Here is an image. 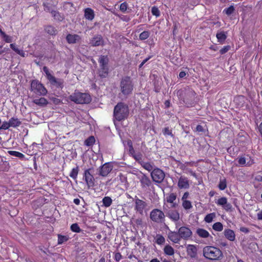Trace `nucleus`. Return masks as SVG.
<instances>
[{
  "label": "nucleus",
  "mask_w": 262,
  "mask_h": 262,
  "mask_svg": "<svg viewBox=\"0 0 262 262\" xmlns=\"http://www.w3.org/2000/svg\"><path fill=\"white\" fill-rule=\"evenodd\" d=\"M10 125L9 124V122L5 121L3 123L2 126L0 127V130L1 129H7L9 127H10Z\"/></svg>",
  "instance_id": "obj_52"
},
{
  "label": "nucleus",
  "mask_w": 262,
  "mask_h": 262,
  "mask_svg": "<svg viewBox=\"0 0 262 262\" xmlns=\"http://www.w3.org/2000/svg\"><path fill=\"white\" fill-rule=\"evenodd\" d=\"M258 129H259V131L262 136V122H261V123L259 124V127H258Z\"/></svg>",
  "instance_id": "obj_64"
},
{
  "label": "nucleus",
  "mask_w": 262,
  "mask_h": 262,
  "mask_svg": "<svg viewBox=\"0 0 262 262\" xmlns=\"http://www.w3.org/2000/svg\"><path fill=\"white\" fill-rule=\"evenodd\" d=\"M152 180L157 183H161L165 178V173L160 168H155L150 173Z\"/></svg>",
  "instance_id": "obj_10"
},
{
  "label": "nucleus",
  "mask_w": 262,
  "mask_h": 262,
  "mask_svg": "<svg viewBox=\"0 0 262 262\" xmlns=\"http://www.w3.org/2000/svg\"><path fill=\"white\" fill-rule=\"evenodd\" d=\"M188 254L191 257H195L196 254V247L192 245H189L188 246L187 249Z\"/></svg>",
  "instance_id": "obj_26"
},
{
  "label": "nucleus",
  "mask_w": 262,
  "mask_h": 262,
  "mask_svg": "<svg viewBox=\"0 0 262 262\" xmlns=\"http://www.w3.org/2000/svg\"><path fill=\"white\" fill-rule=\"evenodd\" d=\"M46 32L50 35H55L57 34V31L52 26H48L45 28Z\"/></svg>",
  "instance_id": "obj_32"
},
{
  "label": "nucleus",
  "mask_w": 262,
  "mask_h": 262,
  "mask_svg": "<svg viewBox=\"0 0 262 262\" xmlns=\"http://www.w3.org/2000/svg\"><path fill=\"white\" fill-rule=\"evenodd\" d=\"M257 216L258 220H262V210L257 213Z\"/></svg>",
  "instance_id": "obj_61"
},
{
  "label": "nucleus",
  "mask_w": 262,
  "mask_h": 262,
  "mask_svg": "<svg viewBox=\"0 0 262 262\" xmlns=\"http://www.w3.org/2000/svg\"><path fill=\"white\" fill-rule=\"evenodd\" d=\"M19 152H18V151H13V150H9V151H8V153L10 155L14 156V157H17Z\"/></svg>",
  "instance_id": "obj_56"
},
{
  "label": "nucleus",
  "mask_w": 262,
  "mask_h": 262,
  "mask_svg": "<svg viewBox=\"0 0 262 262\" xmlns=\"http://www.w3.org/2000/svg\"><path fill=\"white\" fill-rule=\"evenodd\" d=\"M90 169H86L84 171V179L89 187H92L94 185V178L90 172Z\"/></svg>",
  "instance_id": "obj_14"
},
{
  "label": "nucleus",
  "mask_w": 262,
  "mask_h": 262,
  "mask_svg": "<svg viewBox=\"0 0 262 262\" xmlns=\"http://www.w3.org/2000/svg\"><path fill=\"white\" fill-rule=\"evenodd\" d=\"M230 48L229 46H226L224 47L222 49H221L220 51V52L221 54H224L227 52Z\"/></svg>",
  "instance_id": "obj_55"
},
{
  "label": "nucleus",
  "mask_w": 262,
  "mask_h": 262,
  "mask_svg": "<svg viewBox=\"0 0 262 262\" xmlns=\"http://www.w3.org/2000/svg\"><path fill=\"white\" fill-rule=\"evenodd\" d=\"M239 230L241 232H243L245 233H248L249 232V229L245 227H241Z\"/></svg>",
  "instance_id": "obj_58"
},
{
  "label": "nucleus",
  "mask_w": 262,
  "mask_h": 262,
  "mask_svg": "<svg viewBox=\"0 0 262 262\" xmlns=\"http://www.w3.org/2000/svg\"><path fill=\"white\" fill-rule=\"evenodd\" d=\"M10 47L14 51L21 57H24L26 56V54L25 52L23 50L18 49L15 43H11Z\"/></svg>",
  "instance_id": "obj_24"
},
{
  "label": "nucleus",
  "mask_w": 262,
  "mask_h": 262,
  "mask_svg": "<svg viewBox=\"0 0 262 262\" xmlns=\"http://www.w3.org/2000/svg\"><path fill=\"white\" fill-rule=\"evenodd\" d=\"M196 234L201 238H207L208 237L212 238V236L210 234L209 232L206 230L198 228L196 229Z\"/></svg>",
  "instance_id": "obj_18"
},
{
  "label": "nucleus",
  "mask_w": 262,
  "mask_h": 262,
  "mask_svg": "<svg viewBox=\"0 0 262 262\" xmlns=\"http://www.w3.org/2000/svg\"><path fill=\"white\" fill-rule=\"evenodd\" d=\"M121 19L125 21H128L129 20L130 18L127 16H123L122 17H121Z\"/></svg>",
  "instance_id": "obj_62"
},
{
  "label": "nucleus",
  "mask_w": 262,
  "mask_h": 262,
  "mask_svg": "<svg viewBox=\"0 0 262 262\" xmlns=\"http://www.w3.org/2000/svg\"><path fill=\"white\" fill-rule=\"evenodd\" d=\"M33 102L34 103L39 106H45L48 104L47 100L43 97H41L38 99H35L33 100Z\"/></svg>",
  "instance_id": "obj_29"
},
{
  "label": "nucleus",
  "mask_w": 262,
  "mask_h": 262,
  "mask_svg": "<svg viewBox=\"0 0 262 262\" xmlns=\"http://www.w3.org/2000/svg\"><path fill=\"white\" fill-rule=\"evenodd\" d=\"M78 173V167H76L75 168H73L72 169V170L70 173V176L73 179H76L77 177Z\"/></svg>",
  "instance_id": "obj_43"
},
{
  "label": "nucleus",
  "mask_w": 262,
  "mask_h": 262,
  "mask_svg": "<svg viewBox=\"0 0 262 262\" xmlns=\"http://www.w3.org/2000/svg\"><path fill=\"white\" fill-rule=\"evenodd\" d=\"M163 134L165 136H172L171 131L169 129L168 127H165L163 131Z\"/></svg>",
  "instance_id": "obj_54"
},
{
  "label": "nucleus",
  "mask_w": 262,
  "mask_h": 262,
  "mask_svg": "<svg viewBox=\"0 0 262 262\" xmlns=\"http://www.w3.org/2000/svg\"><path fill=\"white\" fill-rule=\"evenodd\" d=\"M216 37L218 41L222 43L226 40L227 38V33L224 31L218 32L216 33Z\"/></svg>",
  "instance_id": "obj_28"
},
{
  "label": "nucleus",
  "mask_w": 262,
  "mask_h": 262,
  "mask_svg": "<svg viewBox=\"0 0 262 262\" xmlns=\"http://www.w3.org/2000/svg\"><path fill=\"white\" fill-rule=\"evenodd\" d=\"M215 217V213L213 212V213H209L205 216V217L204 218V221L206 223H210L213 221V219Z\"/></svg>",
  "instance_id": "obj_34"
},
{
  "label": "nucleus",
  "mask_w": 262,
  "mask_h": 262,
  "mask_svg": "<svg viewBox=\"0 0 262 262\" xmlns=\"http://www.w3.org/2000/svg\"><path fill=\"white\" fill-rule=\"evenodd\" d=\"M164 253L165 254L168 256H172L174 253V249L170 245H166L163 249Z\"/></svg>",
  "instance_id": "obj_27"
},
{
  "label": "nucleus",
  "mask_w": 262,
  "mask_h": 262,
  "mask_svg": "<svg viewBox=\"0 0 262 262\" xmlns=\"http://www.w3.org/2000/svg\"><path fill=\"white\" fill-rule=\"evenodd\" d=\"M141 165L145 169L148 171L151 172L155 169L154 168V165L149 162H142Z\"/></svg>",
  "instance_id": "obj_33"
},
{
  "label": "nucleus",
  "mask_w": 262,
  "mask_h": 262,
  "mask_svg": "<svg viewBox=\"0 0 262 262\" xmlns=\"http://www.w3.org/2000/svg\"><path fill=\"white\" fill-rule=\"evenodd\" d=\"M134 201V209L136 212L140 215H143L144 213L146 212L147 203L137 197H136Z\"/></svg>",
  "instance_id": "obj_8"
},
{
  "label": "nucleus",
  "mask_w": 262,
  "mask_h": 262,
  "mask_svg": "<svg viewBox=\"0 0 262 262\" xmlns=\"http://www.w3.org/2000/svg\"><path fill=\"white\" fill-rule=\"evenodd\" d=\"M117 179H119L123 184H125L127 182L126 177L122 173L119 174Z\"/></svg>",
  "instance_id": "obj_49"
},
{
  "label": "nucleus",
  "mask_w": 262,
  "mask_h": 262,
  "mask_svg": "<svg viewBox=\"0 0 262 262\" xmlns=\"http://www.w3.org/2000/svg\"><path fill=\"white\" fill-rule=\"evenodd\" d=\"M90 43L93 47L103 46L104 40L101 35H96L90 40Z\"/></svg>",
  "instance_id": "obj_13"
},
{
  "label": "nucleus",
  "mask_w": 262,
  "mask_h": 262,
  "mask_svg": "<svg viewBox=\"0 0 262 262\" xmlns=\"http://www.w3.org/2000/svg\"><path fill=\"white\" fill-rule=\"evenodd\" d=\"M3 40L7 43H10L13 41V38L4 32L1 35Z\"/></svg>",
  "instance_id": "obj_42"
},
{
  "label": "nucleus",
  "mask_w": 262,
  "mask_h": 262,
  "mask_svg": "<svg viewBox=\"0 0 262 262\" xmlns=\"http://www.w3.org/2000/svg\"><path fill=\"white\" fill-rule=\"evenodd\" d=\"M178 186L180 189H188L190 187L189 180L184 176H181L179 179Z\"/></svg>",
  "instance_id": "obj_16"
},
{
  "label": "nucleus",
  "mask_w": 262,
  "mask_h": 262,
  "mask_svg": "<svg viewBox=\"0 0 262 262\" xmlns=\"http://www.w3.org/2000/svg\"><path fill=\"white\" fill-rule=\"evenodd\" d=\"M67 42L70 44L78 42L81 40V37L77 34H69L66 37Z\"/></svg>",
  "instance_id": "obj_17"
},
{
  "label": "nucleus",
  "mask_w": 262,
  "mask_h": 262,
  "mask_svg": "<svg viewBox=\"0 0 262 262\" xmlns=\"http://www.w3.org/2000/svg\"><path fill=\"white\" fill-rule=\"evenodd\" d=\"M223 209L227 212H231L232 211V206L231 204L226 203V204L223 207Z\"/></svg>",
  "instance_id": "obj_50"
},
{
  "label": "nucleus",
  "mask_w": 262,
  "mask_h": 262,
  "mask_svg": "<svg viewBox=\"0 0 262 262\" xmlns=\"http://www.w3.org/2000/svg\"><path fill=\"white\" fill-rule=\"evenodd\" d=\"M102 203L104 206L105 207H108L112 203V200L109 196H105L102 199Z\"/></svg>",
  "instance_id": "obj_35"
},
{
  "label": "nucleus",
  "mask_w": 262,
  "mask_h": 262,
  "mask_svg": "<svg viewBox=\"0 0 262 262\" xmlns=\"http://www.w3.org/2000/svg\"><path fill=\"white\" fill-rule=\"evenodd\" d=\"M111 170V168L108 165L104 164L100 170V174L102 176H107Z\"/></svg>",
  "instance_id": "obj_22"
},
{
  "label": "nucleus",
  "mask_w": 262,
  "mask_h": 262,
  "mask_svg": "<svg viewBox=\"0 0 262 262\" xmlns=\"http://www.w3.org/2000/svg\"><path fill=\"white\" fill-rule=\"evenodd\" d=\"M227 202V199L226 197H222L219 199L215 203L218 206H221L223 207Z\"/></svg>",
  "instance_id": "obj_38"
},
{
  "label": "nucleus",
  "mask_w": 262,
  "mask_h": 262,
  "mask_svg": "<svg viewBox=\"0 0 262 262\" xmlns=\"http://www.w3.org/2000/svg\"><path fill=\"white\" fill-rule=\"evenodd\" d=\"M149 32L148 31H144L142 32L139 35V39L141 40L147 39L149 36Z\"/></svg>",
  "instance_id": "obj_44"
},
{
  "label": "nucleus",
  "mask_w": 262,
  "mask_h": 262,
  "mask_svg": "<svg viewBox=\"0 0 262 262\" xmlns=\"http://www.w3.org/2000/svg\"><path fill=\"white\" fill-rule=\"evenodd\" d=\"M238 163L242 166H250L254 163V160L248 155L242 156L238 158Z\"/></svg>",
  "instance_id": "obj_12"
},
{
  "label": "nucleus",
  "mask_w": 262,
  "mask_h": 262,
  "mask_svg": "<svg viewBox=\"0 0 262 262\" xmlns=\"http://www.w3.org/2000/svg\"><path fill=\"white\" fill-rule=\"evenodd\" d=\"M52 16L54 17L55 19L61 21L63 19V17L60 14V13L55 10L51 11V12Z\"/></svg>",
  "instance_id": "obj_40"
},
{
  "label": "nucleus",
  "mask_w": 262,
  "mask_h": 262,
  "mask_svg": "<svg viewBox=\"0 0 262 262\" xmlns=\"http://www.w3.org/2000/svg\"><path fill=\"white\" fill-rule=\"evenodd\" d=\"M155 243L159 245H163L165 242V238L161 234H157L155 237Z\"/></svg>",
  "instance_id": "obj_30"
},
{
  "label": "nucleus",
  "mask_w": 262,
  "mask_h": 262,
  "mask_svg": "<svg viewBox=\"0 0 262 262\" xmlns=\"http://www.w3.org/2000/svg\"><path fill=\"white\" fill-rule=\"evenodd\" d=\"M234 10V8L232 6H230L227 9H225L224 11L225 12L226 14L228 15L231 14Z\"/></svg>",
  "instance_id": "obj_51"
},
{
  "label": "nucleus",
  "mask_w": 262,
  "mask_h": 262,
  "mask_svg": "<svg viewBox=\"0 0 262 262\" xmlns=\"http://www.w3.org/2000/svg\"><path fill=\"white\" fill-rule=\"evenodd\" d=\"M212 228L216 231H222L223 230V225L220 222H216L213 225Z\"/></svg>",
  "instance_id": "obj_36"
},
{
  "label": "nucleus",
  "mask_w": 262,
  "mask_h": 262,
  "mask_svg": "<svg viewBox=\"0 0 262 262\" xmlns=\"http://www.w3.org/2000/svg\"><path fill=\"white\" fill-rule=\"evenodd\" d=\"M128 114L129 110L128 106L123 103H118L114 107V117L118 121L126 119Z\"/></svg>",
  "instance_id": "obj_1"
},
{
  "label": "nucleus",
  "mask_w": 262,
  "mask_h": 262,
  "mask_svg": "<svg viewBox=\"0 0 262 262\" xmlns=\"http://www.w3.org/2000/svg\"><path fill=\"white\" fill-rule=\"evenodd\" d=\"M100 67H107L108 58L107 56L101 55L99 59Z\"/></svg>",
  "instance_id": "obj_23"
},
{
  "label": "nucleus",
  "mask_w": 262,
  "mask_h": 262,
  "mask_svg": "<svg viewBox=\"0 0 262 262\" xmlns=\"http://www.w3.org/2000/svg\"><path fill=\"white\" fill-rule=\"evenodd\" d=\"M178 232L181 239H187L192 235V231L188 227L186 226L179 228Z\"/></svg>",
  "instance_id": "obj_11"
},
{
  "label": "nucleus",
  "mask_w": 262,
  "mask_h": 262,
  "mask_svg": "<svg viewBox=\"0 0 262 262\" xmlns=\"http://www.w3.org/2000/svg\"><path fill=\"white\" fill-rule=\"evenodd\" d=\"M138 178L141 183V186L143 189H148L152 192L155 191V187L148 177L143 173H141Z\"/></svg>",
  "instance_id": "obj_7"
},
{
  "label": "nucleus",
  "mask_w": 262,
  "mask_h": 262,
  "mask_svg": "<svg viewBox=\"0 0 262 262\" xmlns=\"http://www.w3.org/2000/svg\"><path fill=\"white\" fill-rule=\"evenodd\" d=\"M167 237L174 244H179L181 239L178 231H169L167 234Z\"/></svg>",
  "instance_id": "obj_15"
},
{
  "label": "nucleus",
  "mask_w": 262,
  "mask_h": 262,
  "mask_svg": "<svg viewBox=\"0 0 262 262\" xmlns=\"http://www.w3.org/2000/svg\"><path fill=\"white\" fill-rule=\"evenodd\" d=\"M218 187L221 190H225L227 187L226 180L225 179H220Z\"/></svg>",
  "instance_id": "obj_37"
},
{
  "label": "nucleus",
  "mask_w": 262,
  "mask_h": 262,
  "mask_svg": "<svg viewBox=\"0 0 262 262\" xmlns=\"http://www.w3.org/2000/svg\"><path fill=\"white\" fill-rule=\"evenodd\" d=\"M9 122L10 126L14 128L19 126L21 123V121L18 118L15 117L10 118Z\"/></svg>",
  "instance_id": "obj_25"
},
{
  "label": "nucleus",
  "mask_w": 262,
  "mask_h": 262,
  "mask_svg": "<svg viewBox=\"0 0 262 262\" xmlns=\"http://www.w3.org/2000/svg\"><path fill=\"white\" fill-rule=\"evenodd\" d=\"M71 230L74 232L79 233L81 231V229L80 228L78 225L76 223L73 224L71 226Z\"/></svg>",
  "instance_id": "obj_45"
},
{
  "label": "nucleus",
  "mask_w": 262,
  "mask_h": 262,
  "mask_svg": "<svg viewBox=\"0 0 262 262\" xmlns=\"http://www.w3.org/2000/svg\"><path fill=\"white\" fill-rule=\"evenodd\" d=\"M31 91L39 96H45L48 91L44 85L37 80H33L31 83Z\"/></svg>",
  "instance_id": "obj_5"
},
{
  "label": "nucleus",
  "mask_w": 262,
  "mask_h": 262,
  "mask_svg": "<svg viewBox=\"0 0 262 262\" xmlns=\"http://www.w3.org/2000/svg\"><path fill=\"white\" fill-rule=\"evenodd\" d=\"M68 238L67 236L61 235H58V244H62L64 242H66L68 241Z\"/></svg>",
  "instance_id": "obj_46"
},
{
  "label": "nucleus",
  "mask_w": 262,
  "mask_h": 262,
  "mask_svg": "<svg viewBox=\"0 0 262 262\" xmlns=\"http://www.w3.org/2000/svg\"><path fill=\"white\" fill-rule=\"evenodd\" d=\"M151 13H152V15H154L157 17H158L160 15V12L159 9L155 6L152 7Z\"/></svg>",
  "instance_id": "obj_48"
},
{
  "label": "nucleus",
  "mask_w": 262,
  "mask_h": 262,
  "mask_svg": "<svg viewBox=\"0 0 262 262\" xmlns=\"http://www.w3.org/2000/svg\"><path fill=\"white\" fill-rule=\"evenodd\" d=\"M108 67H100L99 70V75L102 78H105L108 75Z\"/></svg>",
  "instance_id": "obj_31"
},
{
  "label": "nucleus",
  "mask_w": 262,
  "mask_h": 262,
  "mask_svg": "<svg viewBox=\"0 0 262 262\" xmlns=\"http://www.w3.org/2000/svg\"><path fill=\"white\" fill-rule=\"evenodd\" d=\"M122 256L120 253H116L115 255V259L116 261H119L121 259Z\"/></svg>",
  "instance_id": "obj_57"
},
{
  "label": "nucleus",
  "mask_w": 262,
  "mask_h": 262,
  "mask_svg": "<svg viewBox=\"0 0 262 262\" xmlns=\"http://www.w3.org/2000/svg\"><path fill=\"white\" fill-rule=\"evenodd\" d=\"M176 199V195L173 193H170L169 196L167 198V201L168 203H172Z\"/></svg>",
  "instance_id": "obj_47"
},
{
  "label": "nucleus",
  "mask_w": 262,
  "mask_h": 262,
  "mask_svg": "<svg viewBox=\"0 0 262 262\" xmlns=\"http://www.w3.org/2000/svg\"><path fill=\"white\" fill-rule=\"evenodd\" d=\"M167 216L171 220L174 222L178 221L180 219V214L177 210H170L168 213Z\"/></svg>",
  "instance_id": "obj_20"
},
{
  "label": "nucleus",
  "mask_w": 262,
  "mask_h": 262,
  "mask_svg": "<svg viewBox=\"0 0 262 262\" xmlns=\"http://www.w3.org/2000/svg\"><path fill=\"white\" fill-rule=\"evenodd\" d=\"M182 206L186 210L190 209L192 207L191 202L188 200L182 201Z\"/></svg>",
  "instance_id": "obj_41"
},
{
  "label": "nucleus",
  "mask_w": 262,
  "mask_h": 262,
  "mask_svg": "<svg viewBox=\"0 0 262 262\" xmlns=\"http://www.w3.org/2000/svg\"><path fill=\"white\" fill-rule=\"evenodd\" d=\"M179 76L180 78H183L186 76V73L184 71H182L179 73Z\"/></svg>",
  "instance_id": "obj_63"
},
{
  "label": "nucleus",
  "mask_w": 262,
  "mask_h": 262,
  "mask_svg": "<svg viewBox=\"0 0 262 262\" xmlns=\"http://www.w3.org/2000/svg\"><path fill=\"white\" fill-rule=\"evenodd\" d=\"M95 142V138L93 136H91L89 137L86 140H85L84 143L85 145L88 146H90L93 145Z\"/></svg>",
  "instance_id": "obj_39"
},
{
  "label": "nucleus",
  "mask_w": 262,
  "mask_h": 262,
  "mask_svg": "<svg viewBox=\"0 0 262 262\" xmlns=\"http://www.w3.org/2000/svg\"><path fill=\"white\" fill-rule=\"evenodd\" d=\"M127 7H128L127 4L126 2H124L120 5V10L122 12H125L126 11Z\"/></svg>",
  "instance_id": "obj_53"
},
{
  "label": "nucleus",
  "mask_w": 262,
  "mask_h": 262,
  "mask_svg": "<svg viewBox=\"0 0 262 262\" xmlns=\"http://www.w3.org/2000/svg\"><path fill=\"white\" fill-rule=\"evenodd\" d=\"M84 12L85 19L89 20H92L94 19L95 13L94 10L91 8H87L85 9Z\"/></svg>",
  "instance_id": "obj_21"
},
{
  "label": "nucleus",
  "mask_w": 262,
  "mask_h": 262,
  "mask_svg": "<svg viewBox=\"0 0 262 262\" xmlns=\"http://www.w3.org/2000/svg\"><path fill=\"white\" fill-rule=\"evenodd\" d=\"M120 90L125 96L130 94L134 89V84L132 78L129 76L123 77L120 81Z\"/></svg>",
  "instance_id": "obj_3"
},
{
  "label": "nucleus",
  "mask_w": 262,
  "mask_h": 262,
  "mask_svg": "<svg viewBox=\"0 0 262 262\" xmlns=\"http://www.w3.org/2000/svg\"><path fill=\"white\" fill-rule=\"evenodd\" d=\"M189 195V192H185L182 198V201L187 200V199L188 198Z\"/></svg>",
  "instance_id": "obj_59"
},
{
  "label": "nucleus",
  "mask_w": 262,
  "mask_h": 262,
  "mask_svg": "<svg viewBox=\"0 0 262 262\" xmlns=\"http://www.w3.org/2000/svg\"><path fill=\"white\" fill-rule=\"evenodd\" d=\"M150 217L153 222L157 223H163L165 220L164 213L158 209H155L150 212Z\"/></svg>",
  "instance_id": "obj_9"
},
{
  "label": "nucleus",
  "mask_w": 262,
  "mask_h": 262,
  "mask_svg": "<svg viewBox=\"0 0 262 262\" xmlns=\"http://www.w3.org/2000/svg\"><path fill=\"white\" fill-rule=\"evenodd\" d=\"M43 71L45 72L46 77L49 81L51 84L57 88H62L63 86V81L61 79H57L52 75L47 67H43Z\"/></svg>",
  "instance_id": "obj_6"
},
{
  "label": "nucleus",
  "mask_w": 262,
  "mask_h": 262,
  "mask_svg": "<svg viewBox=\"0 0 262 262\" xmlns=\"http://www.w3.org/2000/svg\"><path fill=\"white\" fill-rule=\"evenodd\" d=\"M196 130L198 132H203L204 131V129L202 125H198L196 127Z\"/></svg>",
  "instance_id": "obj_60"
},
{
  "label": "nucleus",
  "mask_w": 262,
  "mask_h": 262,
  "mask_svg": "<svg viewBox=\"0 0 262 262\" xmlns=\"http://www.w3.org/2000/svg\"><path fill=\"white\" fill-rule=\"evenodd\" d=\"M225 237L229 241L233 242L235 239V234L233 230L230 229H226L224 231Z\"/></svg>",
  "instance_id": "obj_19"
},
{
  "label": "nucleus",
  "mask_w": 262,
  "mask_h": 262,
  "mask_svg": "<svg viewBox=\"0 0 262 262\" xmlns=\"http://www.w3.org/2000/svg\"><path fill=\"white\" fill-rule=\"evenodd\" d=\"M203 251L204 257L208 259L217 260L223 256L222 251L214 246H206L203 248Z\"/></svg>",
  "instance_id": "obj_2"
},
{
  "label": "nucleus",
  "mask_w": 262,
  "mask_h": 262,
  "mask_svg": "<svg viewBox=\"0 0 262 262\" xmlns=\"http://www.w3.org/2000/svg\"><path fill=\"white\" fill-rule=\"evenodd\" d=\"M70 99L78 104L89 103L91 101L90 95L87 93H82L75 91L70 96Z\"/></svg>",
  "instance_id": "obj_4"
}]
</instances>
